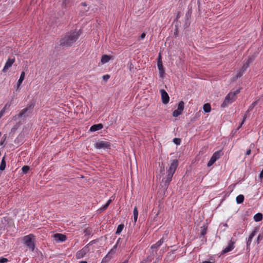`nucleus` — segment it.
<instances>
[{"mask_svg": "<svg viewBox=\"0 0 263 263\" xmlns=\"http://www.w3.org/2000/svg\"><path fill=\"white\" fill-rule=\"evenodd\" d=\"M109 254V253L107 255H106V257L105 258H103V260L106 259L108 257Z\"/></svg>", "mask_w": 263, "mask_h": 263, "instance_id": "obj_42", "label": "nucleus"}, {"mask_svg": "<svg viewBox=\"0 0 263 263\" xmlns=\"http://www.w3.org/2000/svg\"><path fill=\"white\" fill-rule=\"evenodd\" d=\"M250 154H251V149H248V150L246 152V155H249Z\"/></svg>", "mask_w": 263, "mask_h": 263, "instance_id": "obj_38", "label": "nucleus"}, {"mask_svg": "<svg viewBox=\"0 0 263 263\" xmlns=\"http://www.w3.org/2000/svg\"><path fill=\"white\" fill-rule=\"evenodd\" d=\"M112 202V200L111 199H109L107 201V203L109 204H110V203Z\"/></svg>", "mask_w": 263, "mask_h": 263, "instance_id": "obj_40", "label": "nucleus"}, {"mask_svg": "<svg viewBox=\"0 0 263 263\" xmlns=\"http://www.w3.org/2000/svg\"><path fill=\"white\" fill-rule=\"evenodd\" d=\"M109 204H108V203L106 202V204H105L104 205H103V206H102V209L103 210H104L106 209L107 208V207L109 206Z\"/></svg>", "mask_w": 263, "mask_h": 263, "instance_id": "obj_35", "label": "nucleus"}, {"mask_svg": "<svg viewBox=\"0 0 263 263\" xmlns=\"http://www.w3.org/2000/svg\"><path fill=\"white\" fill-rule=\"evenodd\" d=\"M102 128L103 125L102 124H95L91 126V127L90 128V131L91 132H94L100 130Z\"/></svg>", "mask_w": 263, "mask_h": 263, "instance_id": "obj_15", "label": "nucleus"}, {"mask_svg": "<svg viewBox=\"0 0 263 263\" xmlns=\"http://www.w3.org/2000/svg\"><path fill=\"white\" fill-rule=\"evenodd\" d=\"M111 58V56L104 54L102 55L101 62L102 64H104L107 63Z\"/></svg>", "mask_w": 263, "mask_h": 263, "instance_id": "obj_17", "label": "nucleus"}, {"mask_svg": "<svg viewBox=\"0 0 263 263\" xmlns=\"http://www.w3.org/2000/svg\"><path fill=\"white\" fill-rule=\"evenodd\" d=\"M235 248L234 242L230 241L228 245L222 250V253L225 254L231 251Z\"/></svg>", "mask_w": 263, "mask_h": 263, "instance_id": "obj_13", "label": "nucleus"}, {"mask_svg": "<svg viewBox=\"0 0 263 263\" xmlns=\"http://www.w3.org/2000/svg\"><path fill=\"white\" fill-rule=\"evenodd\" d=\"M10 106V104H9V105L8 104H6L4 108L0 111V119L4 115L6 108L7 106Z\"/></svg>", "mask_w": 263, "mask_h": 263, "instance_id": "obj_28", "label": "nucleus"}, {"mask_svg": "<svg viewBox=\"0 0 263 263\" xmlns=\"http://www.w3.org/2000/svg\"><path fill=\"white\" fill-rule=\"evenodd\" d=\"M246 117H247V115H246H246H244V116H243V120H242V122H241V124H240V126L239 127V128L240 126H241V125L244 123V122H245V120H246Z\"/></svg>", "mask_w": 263, "mask_h": 263, "instance_id": "obj_36", "label": "nucleus"}, {"mask_svg": "<svg viewBox=\"0 0 263 263\" xmlns=\"http://www.w3.org/2000/svg\"><path fill=\"white\" fill-rule=\"evenodd\" d=\"M184 108V103L183 101H180L178 105L177 109L175 110L173 112V116L174 117H177L180 116Z\"/></svg>", "mask_w": 263, "mask_h": 263, "instance_id": "obj_8", "label": "nucleus"}, {"mask_svg": "<svg viewBox=\"0 0 263 263\" xmlns=\"http://www.w3.org/2000/svg\"><path fill=\"white\" fill-rule=\"evenodd\" d=\"M14 62V59H9L6 62L5 65L3 69L4 72L7 71V70L12 66V64Z\"/></svg>", "mask_w": 263, "mask_h": 263, "instance_id": "obj_14", "label": "nucleus"}, {"mask_svg": "<svg viewBox=\"0 0 263 263\" xmlns=\"http://www.w3.org/2000/svg\"><path fill=\"white\" fill-rule=\"evenodd\" d=\"M145 35H146V34H145V33H142L141 34L140 36V39H141V40L143 39L145 37Z\"/></svg>", "mask_w": 263, "mask_h": 263, "instance_id": "obj_37", "label": "nucleus"}, {"mask_svg": "<svg viewBox=\"0 0 263 263\" xmlns=\"http://www.w3.org/2000/svg\"><path fill=\"white\" fill-rule=\"evenodd\" d=\"M260 177L261 178H263V169H262V171H261V172L260 174Z\"/></svg>", "mask_w": 263, "mask_h": 263, "instance_id": "obj_39", "label": "nucleus"}, {"mask_svg": "<svg viewBox=\"0 0 263 263\" xmlns=\"http://www.w3.org/2000/svg\"><path fill=\"white\" fill-rule=\"evenodd\" d=\"M23 240L24 243L29 249H30L32 251H33L34 250V236L32 234H29L24 236L23 237Z\"/></svg>", "mask_w": 263, "mask_h": 263, "instance_id": "obj_4", "label": "nucleus"}, {"mask_svg": "<svg viewBox=\"0 0 263 263\" xmlns=\"http://www.w3.org/2000/svg\"><path fill=\"white\" fill-rule=\"evenodd\" d=\"M157 66L159 69V76L161 78H163L164 76L165 71L161 59L160 54L159 56V59L157 62Z\"/></svg>", "mask_w": 263, "mask_h": 263, "instance_id": "obj_9", "label": "nucleus"}, {"mask_svg": "<svg viewBox=\"0 0 263 263\" xmlns=\"http://www.w3.org/2000/svg\"><path fill=\"white\" fill-rule=\"evenodd\" d=\"M256 102H254L253 103H252V104L250 106L248 111L251 110L254 108V107L256 105Z\"/></svg>", "mask_w": 263, "mask_h": 263, "instance_id": "obj_32", "label": "nucleus"}, {"mask_svg": "<svg viewBox=\"0 0 263 263\" xmlns=\"http://www.w3.org/2000/svg\"><path fill=\"white\" fill-rule=\"evenodd\" d=\"M53 237L57 242H63L66 240V236L62 234H55L54 235Z\"/></svg>", "mask_w": 263, "mask_h": 263, "instance_id": "obj_12", "label": "nucleus"}, {"mask_svg": "<svg viewBox=\"0 0 263 263\" xmlns=\"http://www.w3.org/2000/svg\"><path fill=\"white\" fill-rule=\"evenodd\" d=\"M163 242V238H162L160 240H159V241H158L155 244L152 245L151 246V249H155V248H157L159 247L160 246L162 245Z\"/></svg>", "mask_w": 263, "mask_h": 263, "instance_id": "obj_19", "label": "nucleus"}, {"mask_svg": "<svg viewBox=\"0 0 263 263\" xmlns=\"http://www.w3.org/2000/svg\"><path fill=\"white\" fill-rule=\"evenodd\" d=\"M174 142L177 145H179L180 144V139L178 138H174L173 139Z\"/></svg>", "mask_w": 263, "mask_h": 263, "instance_id": "obj_31", "label": "nucleus"}, {"mask_svg": "<svg viewBox=\"0 0 263 263\" xmlns=\"http://www.w3.org/2000/svg\"><path fill=\"white\" fill-rule=\"evenodd\" d=\"M203 110L205 112H210L211 110L210 104H209V103L205 104L203 105Z\"/></svg>", "mask_w": 263, "mask_h": 263, "instance_id": "obj_23", "label": "nucleus"}, {"mask_svg": "<svg viewBox=\"0 0 263 263\" xmlns=\"http://www.w3.org/2000/svg\"><path fill=\"white\" fill-rule=\"evenodd\" d=\"M134 214V223H135L137 222L138 216V211L137 207H135L133 211Z\"/></svg>", "mask_w": 263, "mask_h": 263, "instance_id": "obj_21", "label": "nucleus"}, {"mask_svg": "<svg viewBox=\"0 0 263 263\" xmlns=\"http://www.w3.org/2000/svg\"><path fill=\"white\" fill-rule=\"evenodd\" d=\"M123 228H124L123 224H119L117 227V231H116V234H120L123 230Z\"/></svg>", "mask_w": 263, "mask_h": 263, "instance_id": "obj_26", "label": "nucleus"}, {"mask_svg": "<svg viewBox=\"0 0 263 263\" xmlns=\"http://www.w3.org/2000/svg\"><path fill=\"white\" fill-rule=\"evenodd\" d=\"M79 263H87L86 261H81Z\"/></svg>", "mask_w": 263, "mask_h": 263, "instance_id": "obj_43", "label": "nucleus"}, {"mask_svg": "<svg viewBox=\"0 0 263 263\" xmlns=\"http://www.w3.org/2000/svg\"><path fill=\"white\" fill-rule=\"evenodd\" d=\"M221 156V151H217L216 152H215L212 157L211 158H212V159H213L214 161H215L216 162V161L218 159L220 156Z\"/></svg>", "mask_w": 263, "mask_h": 263, "instance_id": "obj_16", "label": "nucleus"}, {"mask_svg": "<svg viewBox=\"0 0 263 263\" xmlns=\"http://www.w3.org/2000/svg\"><path fill=\"white\" fill-rule=\"evenodd\" d=\"M202 263H213V262L209 261H204Z\"/></svg>", "mask_w": 263, "mask_h": 263, "instance_id": "obj_41", "label": "nucleus"}, {"mask_svg": "<svg viewBox=\"0 0 263 263\" xmlns=\"http://www.w3.org/2000/svg\"><path fill=\"white\" fill-rule=\"evenodd\" d=\"M260 239V236L259 235L257 237V239H258V241H259V240Z\"/></svg>", "mask_w": 263, "mask_h": 263, "instance_id": "obj_44", "label": "nucleus"}, {"mask_svg": "<svg viewBox=\"0 0 263 263\" xmlns=\"http://www.w3.org/2000/svg\"><path fill=\"white\" fill-rule=\"evenodd\" d=\"M262 219V214H261L260 213H257L254 216V220L256 222L260 221Z\"/></svg>", "mask_w": 263, "mask_h": 263, "instance_id": "obj_20", "label": "nucleus"}, {"mask_svg": "<svg viewBox=\"0 0 263 263\" xmlns=\"http://www.w3.org/2000/svg\"><path fill=\"white\" fill-rule=\"evenodd\" d=\"M95 147L97 149H106L109 148L110 144L107 141H99L95 143Z\"/></svg>", "mask_w": 263, "mask_h": 263, "instance_id": "obj_7", "label": "nucleus"}, {"mask_svg": "<svg viewBox=\"0 0 263 263\" xmlns=\"http://www.w3.org/2000/svg\"><path fill=\"white\" fill-rule=\"evenodd\" d=\"M2 136V133L0 132V137Z\"/></svg>", "mask_w": 263, "mask_h": 263, "instance_id": "obj_46", "label": "nucleus"}, {"mask_svg": "<svg viewBox=\"0 0 263 263\" xmlns=\"http://www.w3.org/2000/svg\"><path fill=\"white\" fill-rule=\"evenodd\" d=\"M22 170L23 172L26 174L28 172L29 167L28 166H24L22 167Z\"/></svg>", "mask_w": 263, "mask_h": 263, "instance_id": "obj_29", "label": "nucleus"}, {"mask_svg": "<svg viewBox=\"0 0 263 263\" xmlns=\"http://www.w3.org/2000/svg\"><path fill=\"white\" fill-rule=\"evenodd\" d=\"M126 262H127V261H125L123 262L122 263H126Z\"/></svg>", "mask_w": 263, "mask_h": 263, "instance_id": "obj_45", "label": "nucleus"}, {"mask_svg": "<svg viewBox=\"0 0 263 263\" xmlns=\"http://www.w3.org/2000/svg\"><path fill=\"white\" fill-rule=\"evenodd\" d=\"M6 167V162L5 160V157H3L0 165V170L4 171Z\"/></svg>", "mask_w": 263, "mask_h": 263, "instance_id": "obj_25", "label": "nucleus"}, {"mask_svg": "<svg viewBox=\"0 0 263 263\" xmlns=\"http://www.w3.org/2000/svg\"><path fill=\"white\" fill-rule=\"evenodd\" d=\"M256 232L255 230L253 231L250 235L248 239L247 240V246L248 247L251 243L252 240L254 236L256 235Z\"/></svg>", "mask_w": 263, "mask_h": 263, "instance_id": "obj_18", "label": "nucleus"}, {"mask_svg": "<svg viewBox=\"0 0 263 263\" xmlns=\"http://www.w3.org/2000/svg\"><path fill=\"white\" fill-rule=\"evenodd\" d=\"M90 245L88 244L83 247L81 250L78 251L76 255L77 259H81L85 256L90 251Z\"/></svg>", "mask_w": 263, "mask_h": 263, "instance_id": "obj_5", "label": "nucleus"}, {"mask_svg": "<svg viewBox=\"0 0 263 263\" xmlns=\"http://www.w3.org/2000/svg\"><path fill=\"white\" fill-rule=\"evenodd\" d=\"M109 78L110 76L108 74L104 75L103 76V79L105 81H107L109 79Z\"/></svg>", "mask_w": 263, "mask_h": 263, "instance_id": "obj_34", "label": "nucleus"}, {"mask_svg": "<svg viewBox=\"0 0 263 263\" xmlns=\"http://www.w3.org/2000/svg\"><path fill=\"white\" fill-rule=\"evenodd\" d=\"M80 36L78 31L72 32L66 35L60 41V45L63 47H69L74 43Z\"/></svg>", "mask_w": 263, "mask_h": 263, "instance_id": "obj_1", "label": "nucleus"}, {"mask_svg": "<svg viewBox=\"0 0 263 263\" xmlns=\"http://www.w3.org/2000/svg\"><path fill=\"white\" fill-rule=\"evenodd\" d=\"M239 92V90H236L234 92H229L223 102L221 105V107H225L227 106L229 104L234 102L236 99V95H237Z\"/></svg>", "mask_w": 263, "mask_h": 263, "instance_id": "obj_3", "label": "nucleus"}, {"mask_svg": "<svg viewBox=\"0 0 263 263\" xmlns=\"http://www.w3.org/2000/svg\"><path fill=\"white\" fill-rule=\"evenodd\" d=\"M33 106L32 105L28 106L25 108L22 109L18 114V117L21 118H25L30 116L31 113Z\"/></svg>", "mask_w": 263, "mask_h": 263, "instance_id": "obj_6", "label": "nucleus"}, {"mask_svg": "<svg viewBox=\"0 0 263 263\" xmlns=\"http://www.w3.org/2000/svg\"><path fill=\"white\" fill-rule=\"evenodd\" d=\"M6 139V137L4 135L1 139L0 141V146H4L5 145V141Z\"/></svg>", "mask_w": 263, "mask_h": 263, "instance_id": "obj_27", "label": "nucleus"}, {"mask_svg": "<svg viewBox=\"0 0 263 263\" xmlns=\"http://www.w3.org/2000/svg\"><path fill=\"white\" fill-rule=\"evenodd\" d=\"M253 60L251 58H249L247 60V62L243 64V66L242 67L239 73L237 74V77H240L242 73L247 69V68L249 67V64L252 62Z\"/></svg>", "mask_w": 263, "mask_h": 263, "instance_id": "obj_11", "label": "nucleus"}, {"mask_svg": "<svg viewBox=\"0 0 263 263\" xmlns=\"http://www.w3.org/2000/svg\"><path fill=\"white\" fill-rule=\"evenodd\" d=\"M160 93L163 103L164 104H167L170 101V97L166 91L164 89H161Z\"/></svg>", "mask_w": 263, "mask_h": 263, "instance_id": "obj_10", "label": "nucleus"}, {"mask_svg": "<svg viewBox=\"0 0 263 263\" xmlns=\"http://www.w3.org/2000/svg\"><path fill=\"white\" fill-rule=\"evenodd\" d=\"M177 166V160H173L169 168L167 171V175L166 180L165 181V183L168 184L171 181L172 177L176 171Z\"/></svg>", "mask_w": 263, "mask_h": 263, "instance_id": "obj_2", "label": "nucleus"}, {"mask_svg": "<svg viewBox=\"0 0 263 263\" xmlns=\"http://www.w3.org/2000/svg\"><path fill=\"white\" fill-rule=\"evenodd\" d=\"M8 261L7 258L4 257L0 258V263H5Z\"/></svg>", "mask_w": 263, "mask_h": 263, "instance_id": "obj_33", "label": "nucleus"}, {"mask_svg": "<svg viewBox=\"0 0 263 263\" xmlns=\"http://www.w3.org/2000/svg\"><path fill=\"white\" fill-rule=\"evenodd\" d=\"M215 162V161H214L213 159H212V158H211L208 163V164H207L208 166V167L211 166Z\"/></svg>", "mask_w": 263, "mask_h": 263, "instance_id": "obj_30", "label": "nucleus"}, {"mask_svg": "<svg viewBox=\"0 0 263 263\" xmlns=\"http://www.w3.org/2000/svg\"><path fill=\"white\" fill-rule=\"evenodd\" d=\"M244 200V196L242 195H239L236 197V202L238 204H240Z\"/></svg>", "mask_w": 263, "mask_h": 263, "instance_id": "obj_24", "label": "nucleus"}, {"mask_svg": "<svg viewBox=\"0 0 263 263\" xmlns=\"http://www.w3.org/2000/svg\"><path fill=\"white\" fill-rule=\"evenodd\" d=\"M24 78H25V72L24 71L22 72L21 74V76H20V79L18 81V86H17V88H18L20 85L21 84V83H22V82L23 81V80H24Z\"/></svg>", "mask_w": 263, "mask_h": 263, "instance_id": "obj_22", "label": "nucleus"}]
</instances>
